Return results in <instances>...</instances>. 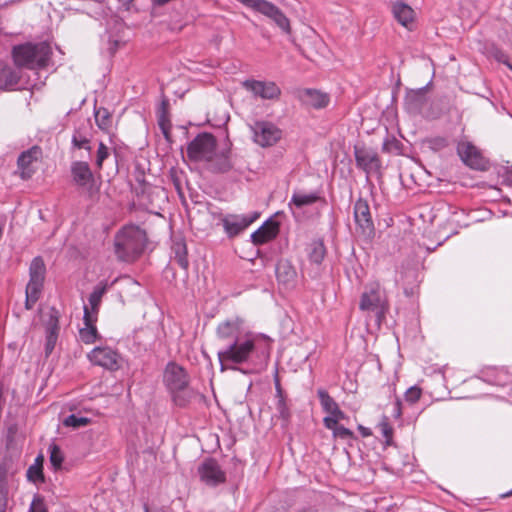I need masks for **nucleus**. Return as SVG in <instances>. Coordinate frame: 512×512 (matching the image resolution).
I'll return each instance as SVG.
<instances>
[{
  "label": "nucleus",
  "instance_id": "49",
  "mask_svg": "<svg viewBox=\"0 0 512 512\" xmlns=\"http://www.w3.org/2000/svg\"><path fill=\"white\" fill-rule=\"evenodd\" d=\"M402 414L401 410V401L399 399L396 400L395 406H394V416L396 418H399Z\"/></svg>",
  "mask_w": 512,
  "mask_h": 512
},
{
  "label": "nucleus",
  "instance_id": "23",
  "mask_svg": "<svg viewBox=\"0 0 512 512\" xmlns=\"http://www.w3.org/2000/svg\"><path fill=\"white\" fill-rule=\"evenodd\" d=\"M299 98L303 104L317 109L326 107L329 102V98L326 94L314 89L301 91Z\"/></svg>",
  "mask_w": 512,
  "mask_h": 512
},
{
  "label": "nucleus",
  "instance_id": "26",
  "mask_svg": "<svg viewBox=\"0 0 512 512\" xmlns=\"http://www.w3.org/2000/svg\"><path fill=\"white\" fill-rule=\"evenodd\" d=\"M276 276L280 283L292 285L297 273L292 264L287 260H280L276 265Z\"/></svg>",
  "mask_w": 512,
  "mask_h": 512
},
{
  "label": "nucleus",
  "instance_id": "27",
  "mask_svg": "<svg viewBox=\"0 0 512 512\" xmlns=\"http://www.w3.org/2000/svg\"><path fill=\"white\" fill-rule=\"evenodd\" d=\"M19 81L17 72L0 61V89H8L15 86Z\"/></svg>",
  "mask_w": 512,
  "mask_h": 512
},
{
  "label": "nucleus",
  "instance_id": "13",
  "mask_svg": "<svg viewBox=\"0 0 512 512\" xmlns=\"http://www.w3.org/2000/svg\"><path fill=\"white\" fill-rule=\"evenodd\" d=\"M164 382L172 393H176L187 387L188 376L181 366L169 363L164 372Z\"/></svg>",
  "mask_w": 512,
  "mask_h": 512
},
{
  "label": "nucleus",
  "instance_id": "50",
  "mask_svg": "<svg viewBox=\"0 0 512 512\" xmlns=\"http://www.w3.org/2000/svg\"><path fill=\"white\" fill-rule=\"evenodd\" d=\"M144 511L145 512H172L170 509H167V508H158V509H154V510L150 511L148 506H146V505L144 507Z\"/></svg>",
  "mask_w": 512,
  "mask_h": 512
},
{
  "label": "nucleus",
  "instance_id": "4",
  "mask_svg": "<svg viewBox=\"0 0 512 512\" xmlns=\"http://www.w3.org/2000/svg\"><path fill=\"white\" fill-rule=\"evenodd\" d=\"M255 349V343L252 339H236L225 349L218 352V358L221 363V369L230 367V364H241L247 362Z\"/></svg>",
  "mask_w": 512,
  "mask_h": 512
},
{
  "label": "nucleus",
  "instance_id": "46",
  "mask_svg": "<svg viewBox=\"0 0 512 512\" xmlns=\"http://www.w3.org/2000/svg\"><path fill=\"white\" fill-rule=\"evenodd\" d=\"M379 428H380L381 433L383 434V436L386 438L387 441L389 439H391L393 430H392V427L386 421L381 422L379 424Z\"/></svg>",
  "mask_w": 512,
  "mask_h": 512
},
{
  "label": "nucleus",
  "instance_id": "51",
  "mask_svg": "<svg viewBox=\"0 0 512 512\" xmlns=\"http://www.w3.org/2000/svg\"><path fill=\"white\" fill-rule=\"evenodd\" d=\"M174 401L176 402V404L180 405V406H183L185 405V400H183L181 397L179 396H174Z\"/></svg>",
  "mask_w": 512,
  "mask_h": 512
},
{
  "label": "nucleus",
  "instance_id": "19",
  "mask_svg": "<svg viewBox=\"0 0 512 512\" xmlns=\"http://www.w3.org/2000/svg\"><path fill=\"white\" fill-rule=\"evenodd\" d=\"M260 13L270 18L284 33L289 34L291 32L289 19L273 3L266 1Z\"/></svg>",
  "mask_w": 512,
  "mask_h": 512
},
{
  "label": "nucleus",
  "instance_id": "55",
  "mask_svg": "<svg viewBox=\"0 0 512 512\" xmlns=\"http://www.w3.org/2000/svg\"><path fill=\"white\" fill-rule=\"evenodd\" d=\"M511 495H512V489H511L510 491H508V492L504 493V494H501V497H502V498H507V497H509V496H511Z\"/></svg>",
  "mask_w": 512,
  "mask_h": 512
},
{
  "label": "nucleus",
  "instance_id": "42",
  "mask_svg": "<svg viewBox=\"0 0 512 512\" xmlns=\"http://www.w3.org/2000/svg\"><path fill=\"white\" fill-rule=\"evenodd\" d=\"M29 512H48L44 498L41 495H34L29 508Z\"/></svg>",
  "mask_w": 512,
  "mask_h": 512
},
{
  "label": "nucleus",
  "instance_id": "14",
  "mask_svg": "<svg viewBox=\"0 0 512 512\" xmlns=\"http://www.w3.org/2000/svg\"><path fill=\"white\" fill-rule=\"evenodd\" d=\"M354 155L357 167L367 174L379 172L381 162L375 151L365 147L355 146Z\"/></svg>",
  "mask_w": 512,
  "mask_h": 512
},
{
  "label": "nucleus",
  "instance_id": "11",
  "mask_svg": "<svg viewBox=\"0 0 512 512\" xmlns=\"http://www.w3.org/2000/svg\"><path fill=\"white\" fill-rule=\"evenodd\" d=\"M259 217L258 213H253L252 215H237V214H228L225 215L221 221L223 224L224 231L228 235V237L233 238L243 232L248 226H250L257 218Z\"/></svg>",
  "mask_w": 512,
  "mask_h": 512
},
{
  "label": "nucleus",
  "instance_id": "47",
  "mask_svg": "<svg viewBox=\"0 0 512 512\" xmlns=\"http://www.w3.org/2000/svg\"><path fill=\"white\" fill-rule=\"evenodd\" d=\"M494 56L498 62L505 64L509 69L512 70V64L509 62L508 56L506 54H504L502 51H496Z\"/></svg>",
  "mask_w": 512,
  "mask_h": 512
},
{
  "label": "nucleus",
  "instance_id": "15",
  "mask_svg": "<svg viewBox=\"0 0 512 512\" xmlns=\"http://www.w3.org/2000/svg\"><path fill=\"white\" fill-rule=\"evenodd\" d=\"M354 219L361 233L370 236L374 232V223L367 200L359 198L354 204Z\"/></svg>",
  "mask_w": 512,
  "mask_h": 512
},
{
  "label": "nucleus",
  "instance_id": "20",
  "mask_svg": "<svg viewBox=\"0 0 512 512\" xmlns=\"http://www.w3.org/2000/svg\"><path fill=\"white\" fill-rule=\"evenodd\" d=\"M457 150L462 161L469 167L473 169H481L483 167V158L472 144L460 143Z\"/></svg>",
  "mask_w": 512,
  "mask_h": 512
},
{
  "label": "nucleus",
  "instance_id": "48",
  "mask_svg": "<svg viewBox=\"0 0 512 512\" xmlns=\"http://www.w3.org/2000/svg\"><path fill=\"white\" fill-rule=\"evenodd\" d=\"M5 478H6V470L3 466L0 465V493L3 490Z\"/></svg>",
  "mask_w": 512,
  "mask_h": 512
},
{
  "label": "nucleus",
  "instance_id": "38",
  "mask_svg": "<svg viewBox=\"0 0 512 512\" xmlns=\"http://www.w3.org/2000/svg\"><path fill=\"white\" fill-rule=\"evenodd\" d=\"M90 422L91 420L87 417L80 416L77 414H71L64 419L63 424L66 427H72L74 429H77L80 427L87 426Z\"/></svg>",
  "mask_w": 512,
  "mask_h": 512
},
{
  "label": "nucleus",
  "instance_id": "9",
  "mask_svg": "<svg viewBox=\"0 0 512 512\" xmlns=\"http://www.w3.org/2000/svg\"><path fill=\"white\" fill-rule=\"evenodd\" d=\"M42 149L35 145L30 149L23 151L17 160L19 175L23 180L32 177L37 169V163L42 159Z\"/></svg>",
  "mask_w": 512,
  "mask_h": 512
},
{
  "label": "nucleus",
  "instance_id": "40",
  "mask_svg": "<svg viewBox=\"0 0 512 512\" xmlns=\"http://www.w3.org/2000/svg\"><path fill=\"white\" fill-rule=\"evenodd\" d=\"M50 463L55 469L61 467L64 460L61 449L57 445H51L50 448Z\"/></svg>",
  "mask_w": 512,
  "mask_h": 512
},
{
  "label": "nucleus",
  "instance_id": "32",
  "mask_svg": "<svg viewBox=\"0 0 512 512\" xmlns=\"http://www.w3.org/2000/svg\"><path fill=\"white\" fill-rule=\"evenodd\" d=\"M158 124L163 134L167 137L171 128L168 117V100H163L158 109Z\"/></svg>",
  "mask_w": 512,
  "mask_h": 512
},
{
  "label": "nucleus",
  "instance_id": "44",
  "mask_svg": "<svg viewBox=\"0 0 512 512\" xmlns=\"http://www.w3.org/2000/svg\"><path fill=\"white\" fill-rule=\"evenodd\" d=\"M108 148L101 142L97 151L96 165L99 169L102 168L104 160L108 157Z\"/></svg>",
  "mask_w": 512,
  "mask_h": 512
},
{
  "label": "nucleus",
  "instance_id": "16",
  "mask_svg": "<svg viewBox=\"0 0 512 512\" xmlns=\"http://www.w3.org/2000/svg\"><path fill=\"white\" fill-rule=\"evenodd\" d=\"M45 330H46V344L45 354L48 357L55 348L58 335H59V312L54 307L50 308L46 314Z\"/></svg>",
  "mask_w": 512,
  "mask_h": 512
},
{
  "label": "nucleus",
  "instance_id": "37",
  "mask_svg": "<svg viewBox=\"0 0 512 512\" xmlns=\"http://www.w3.org/2000/svg\"><path fill=\"white\" fill-rule=\"evenodd\" d=\"M347 419L346 414L338 407L334 412L324 417L323 424L326 428H334L339 422Z\"/></svg>",
  "mask_w": 512,
  "mask_h": 512
},
{
  "label": "nucleus",
  "instance_id": "25",
  "mask_svg": "<svg viewBox=\"0 0 512 512\" xmlns=\"http://www.w3.org/2000/svg\"><path fill=\"white\" fill-rule=\"evenodd\" d=\"M392 12L395 19L406 28H410V25L414 22V10L409 5L403 2L394 3L392 7Z\"/></svg>",
  "mask_w": 512,
  "mask_h": 512
},
{
  "label": "nucleus",
  "instance_id": "43",
  "mask_svg": "<svg viewBox=\"0 0 512 512\" xmlns=\"http://www.w3.org/2000/svg\"><path fill=\"white\" fill-rule=\"evenodd\" d=\"M421 395L422 390L417 386H412L405 392L404 397L408 403L414 404L420 399Z\"/></svg>",
  "mask_w": 512,
  "mask_h": 512
},
{
  "label": "nucleus",
  "instance_id": "39",
  "mask_svg": "<svg viewBox=\"0 0 512 512\" xmlns=\"http://www.w3.org/2000/svg\"><path fill=\"white\" fill-rule=\"evenodd\" d=\"M95 121L102 130H107L111 125V115L105 108L95 110Z\"/></svg>",
  "mask_w": 512,
  "mask_h": 512
},
{
  "label": "nucleus",
  "instance_id": "1",
  "mask_svg": "<svg viewBox=\"0 0 512 512\" xmlns=\"http://www.w3.org/2000/svg\"><path fill=\"white\" fill-rule=\"evenodd\" d=\"M146 233L143 229L128 225L120 230L114 239L115 253L119 260L132 262L138 258L146 244Z\"/></svg>",
  "mask_w": 512,
  "mask_h": 512
},
{
  "label": "nucleus",
  "instance_id": "7",
  "mask_svg": "<svg viewBox=\"0 0 512 512\" xmlns=\"http://www.w3.org/2000/svg\"><path fill=\"white\" fill-rule=\"evenodd\" d=\"M88 360L95 366L114 372L122 367L123 358L108 346H98L87 354Z\"/></svg>",
  "mask_w": 512,
  "mask_h": 512
},
{
  "label": "nucleus",
  "instance_id": "5",
  "mask_svg": "<svg viewBox=\"0 0 512 512\" xmlns=\"http://www.w3.org/2000/svg\"><path fill=\"white\" fill-rule=\"evenodd\" d=\"M46 267L41 257H35L29 267V282L26 286L25 307L27 310L33 308L39 300L45 280Z\"/></svg>",
  "mask_w": 512,
  "mask_h": 512
},
{
  "label": "nucleus",
  "instance_id": "3",
  "mask_svg": "<svg viewBox=\"0 0 512 512\" xmlns=\"http://www.w3.org/2000/svg\"><path fill=\"white\" fill-rule=\"evenodd\" d=\"M359 308L362 311L373 313L378 322H381L389 308L385 291L378 283L370 284L361 295Z\"/></svg>",
  "mask_w": 512,
  "mask_h": 512
},
{
  "label": "nucleus",
  "instance_id": "17",
  "mask_svg": "<svg viewBox=\"0 0 512 512\" xmlns=\"http://www.w3.org/2000/svg\"><path fill=\"white\" fill-rule=\"evenodd\" d=\"M243 86L262 99H277L281 94L280 88L274 82L246 80Z\"/></svg>",
  "mask_w": 512,
  "mask_h": 512
},
{
  "label": "nucleus",
  "instance_id": "30",
  "mask_svg": "<svg viewBox=\"0 0 512 512\" xmlns=\"http://www.w3.org/2000/svg\"><path fill=\"white\" fill-rule=\"evenodd\" d=\"M107 291V284L98 285L94 288L93 292L89 296V304L90 308L89 311L97 316L98 309L102 300L103 295Z\"/></svg>",
  "mask_w": 512,
  "mask_h": 512
},
{
  "label": "nucleus",
  "instance_id": "31",
  "mask_svg": "<svg viewBox=\"0 0 512 512\" xmlns=\"http://www.w3.org/2000/svg\"><path fill=\"white\" fill-rule=\"evenodd\" d=\"M325 246L322 241H313L308 247V256L311 262L320 264L325 257Z\"/></svg>",
  "mask_w": 512,
  "mask_h": 512
},
{
  "label": "nucleus",
  "instance_id": "2",
  "mask_svg": "<svg viewBox=\"0 0 512 512\" xmlns=\"http://www.w3.org/2000/svg\"><path fill=\"white\" fill-rule=\"evenodd\" d=\"M52 54L51 46L46 42L25 43L13 48L14 62L19 67L40 69L48 65Z\"/></svg>",
  "mask_w": 512,
  "mask_h": 512
},
{
  "label": "nucleus",
  "instance_id": "54",
  "mask_svg": "<svg viewBox=\"0 0 512 512\" xmlns=\"http://www.w3.org/2000/svg\"><path fill=\"white\" fill-rule=\"evenodd\" d=\"M152 193H153V194H157V195H162V196H164V197H165V195H164V190H162V189H158V188H156V189H154V191H153Z\"/></svg>",
  "mask_w": 512,
  "mask_h": 512
},
{
  "label": "nucleus",
  "instance_id": "52",
  "mask_svg": "<svg viewBox=\"0 0 512 512\" xmlns=\"http://www.w3.org/2000/svg\"><path fill=\"white\" fill-rule=\"evenodd\" d=\"M120 3H122L126 9H129L130 7V4L134 1V0H118Z\"/></svg>",
  "mask_w": 512,
  "mask_h": 512
},
{
  "label": "nucleus",
  "instance_id": "35",
  "mask_svg": "<svg viewBox=\"0 0 512 512\" xmlns=\"http://www.w3.org/2000/svg\"><path fill=\"white\" fill-rule=\"evenodd\" d=\"M27 478L34 483L44 481L41 457H37L35 463L28 468Z\"/></svg>",
  "mask_w": 512,
  "mask_h": 512
},
{
  "label": "nucleus",
  "instance_id": "33",
  "mask_svg": "<svg viewBox=\"0 0 512 512\" xmlns=\"http://www.w3.org/2000/svg\"><path fill=\"white\" fill-rule=\"evenodd\" d=\"M319 199V196L316 193H294L290 204H294L298 208L303 206L311 205L315 203Z\"/></svg>",
  "mask_w": 512,
  "mask_h": 512
},
{
  "label": "nucleus",
  "instance_id": "24",
  "mask_svg": "<svg viewBox=\"0 0 512 512\" xmlns=\"http://www.w3.org/2000/svg\"><path fill=\"white\" fill-rule=\"evenodd\" d=\"M91 124L89 121L83 122L75 129L72 136V144L75 148L91 150Z\"/></svg>",
  "mask_w": 512,
  "mask_h": 512
},
{
  "label": "nucleus",
  "instance_id": "6",
  "mask_svg": "<svg viewBox=\"0 0 512 512\" xmlns=\"http://www.w3.org/2000/svg\"><path fill=\"white\" fill-rule=\"evenodd\" d=\"M216 149V139L210 133L198 134L187 146V156L193 161H207Z\"/></svg>",
  "mask_w": 512,
  "mask_h": 512
},
{
  "label": "nucleus",
  "instance_id": "28",
  "mask_svg": "<svg viewBox=\"0 0 512 512\" xmlns=\"http://www.w3.org/2000/svg\"><path fill=\"white\" fill-rule=\"evenodd\" d=\"M426 102V89L411 90L405 97V104L410 110H420Z\"/></svg>",
  "mask_w": 512,
  "mask_h": 512
},
{
  "label": "nucleus",
  "instance_id": "18",
  "mask_svg": "<svg viewBox=\"0 0 512 512\" xmlns=\"http://www.w3.org/2000/svg\"><path fill=\"white\" fill-rule=\"evenodd\" d=\"M83 320L84 327L79 330L80 340L85 344H92L99 338V334L95 326L97 316L89 311L88 306H84Z\"/></svg>",
  "mask_w": 512,
  "mask_h": 512
},
{
  "label": "nucleus",
  "instance_id": "41",
  "mask_svg": "<svg viewBox=\"0 0 512 512\" xmlns=\"http://www.w3.org/2000/svg\"><path fill=\"white\" fill-rule=\"evenodd\" d=\"M328 429L332 431L334 438H339L342 440H350L354 438V433L342 425H335L334 428Z\"/></svg>",
  "mask_w": 512,
  "mask_h": 512
},
{
  "label": "nucleus",
  "instance_id": "12",
  "mask_svg": "<svg viewBox=\"0 0 512 512\" xmlns=\"http://www.w3.org/2000/svg\"><path fill=\"white\" fill-rule=\"evenodd\" d=\"M73 181L84 188L90 195L95 192V180L90 166L87 162L76 161L71 165Z\"/></svg>",
  "mask_w": 512,
  "mask_h": 512
},
{
  "label": "nucleus",
  "instance_id": "36",
  "mask_svg": "<svg viewBox=\"0 0 512 512\" xmlns=\"http://www.w3.org/2000/svg\"><path fill=\"white\" fill-rule=\"evenodd\" d=\"M175 262L182 268L187 269L189 262L187 259V250L184 243H177L174 247Z\"/></svg>",
  "mask_w": 512,
  "mask_h": 512
},
{
  "label": "nucleus",
  "instance_id": "53",
  "mask_svg": "<svg viewBox=\"0 0 512 512\" xmlns=\"http://www.w3.org/2000/svg\"><path fill=\"white\" fill-rule=\"evenodd\" d=\"M359 429L361 430L363 436L370 435V432L367 428H364L363 426H359Z\"/></svg>",
  "mask_w": 512,
  "mask_h": 512
},
{
  "label": "nucleus",
  "instance_id": "45",
  "mask_svg": "<svg viewBox=\"0 0 512 512\" xmlns=\"http://www.w3.org/2000/svg\"><path fill=\"white\" fill-rule=\"evenodd\" d=\"M277 411L279 413V416L285 421L288 422L290 418V412L289 409L284 401L283 398H280L277 403Z\"/></svg>",
  "mask_w": 512,
  "mask_h": 512
},
{
  "label": "nucleus",
  "instance_id": "34",
  "mask_svg": "<svg viewBox=\"0 0 512 512\" xmlns=\"http://www.w3.org/2000/svg\"><path fill=\"white\" fill-rule=\"evenodd\" d=\"M317 395L320 400V404L323 410L329 415L331 412H334L339 405L337 402L328 394V392L324 389H318Z\"/></svg>",
  "mask_w": 512,
  "mask_h": 512
},
{
  "label": "nucleus",
  "instance_id": "29",
  "mask_svg": "<svg viewBox=\"0 0 512 512\" xmlns=\"http://www.w3.org/2000/svg\"><path fill=\"white\" fill-rule=\"evenodd\" d=\"M240 330V324L236 321H226L217 328V334L221 339L236 338Z\"/></svg>",
  "mask_w": 512,
  "mask_h": 512
},
{
  "label": "nucleus",
  "instance_id": "10",
  "mask_svg": "<svg viewBox=\"0 0 512 512\" xmlns=\"http://www.w3.org/2000/svg\"><path fill=\"white\" fill-rule=\"evenodd\" d=\"M200 480L208 486H217L226 480L225 472L215 459H205L198 466Z\"/></svg>",
  "mask_w": 512,
  "mask_h": 512
},
{
  "label": "nucleus",
  "instance_id": "22",
  "mask_svg": "<svg viewBox=\"0 0 512 512\" xmlns=\"http://www.w3.org/2000/svg\"><path fill=\"white\" fill-rule=\"evenodd\" d=\"M209 169L217 173H226L232 169L230 150L226 149L216 153L214 151L211 159L207 160Z\"/></svg>",
  "mask_w": 512,
  "mask_h": 512
},
{
  "label": "nucleus",
  "instance_id": "21",
  "mask_svg": "<svg viewBox=\"0 0 512 512\" xmlns=\"http://www.w3.org/2000/svg\"><path fill=\"white\" fill-rule=\"evenodd\" d=\"M279 232V224L272 220L265 221L251 235L252 242L255 245H262L274 239Z\"/></svg>",
  "mask_w": 512,
  "mask_h": 512
},
{
  "label": "nucleus",
  "instance_id": "8",
  "mask_svg": "<svg viewBox=\"0 0 512 512\" xmlns=\"http://www.w3.org/2000/svg\"><path fill=\"white\" fill-rule=\"evenodd\" d=\"M250 129L254 142L261 147L273 146L282 137V130L269 121H256Z\"/></svg>",
  "mask_w": 512,
  "mask_h": 512
}]
</instances>
